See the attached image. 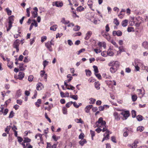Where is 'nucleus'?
<instances>
[{"label":"nucleus","instance_id":"obj_1","mask_svg":"<svg viewBox=\"0 0 148 148\" xmlns=\"http://www.w3.org/2000/svg\"><path fill=\"white\" fill-rule=\"evenodd\" d=\"M108 66H111L110 68V71L112 73H115L118 69L119 66V62L117 61H112L108 64Z\"/></svg>","mask_w":148,"mask_h":148},{"label":"nucleus","instance_id":"obj_2","mask_svg":"<svg viewBox=\"0 0 148 148\" xmlns=\"http://www.w3.org/2000/svg\"><path fill=\"white\" fill-rule=\"evenodd\" d=\"M106 122L103 120V118H100L97 122H96V124L97 127H102L106 125Z\"/></svg>","mask_w":148,"mask_h":148},{"label":"nucleus","instance_id":"obj_3","mask_svg":"<svg viewBox=\"0 0 148 148\" xmlns=\"http://www.w3.org/2000/svg\"><path fill=\"white\" fill-rule=\"evenodd\" d=\"M20 44V40L18 39H16L14 42L13 47L16 49L17 52H18L19 51L18 47Z\"/></svg>","mask_w":148,"mask_h":148},{"label":"nucleus","instance_id":"obj_4","mask_svg":"<svg viewBox=\"0 0 148 148\" xmlns=\"http://www.w3.org/2000/svg\"><path fill=\"white\" fill-rule=\"evenodd\" d=\"M121 114L123 116L122 119L123 120H126L130 116L129 112V111H123Z\"/></svg>","mask_w":148,"mask_h":148},{"label":"nucleus","instance_id":"obj_5","mask_svg":"<svg viewBox=\"0 0 148 148\" xmlns=\"http://www.w3.org/2000/svg\"><path fill=\"white\" fill-rule=\"evenodd\" d=\"M34 11H31V14L32 15V16L33 17L35 18L37 16L38 12V9L36 7H35L34 8Z\"/></svg>","mask_w":148,"mask_h":148},{"label":"nucleus","instance_id":"obj_6","mask_svg":"<svg viewBox=\"0 0 148 148\" xmlns=\"http://www.w3.org/2000/svg\"><path fill=\"white\" fill-rule=\"evenodd\" d=\"M122 32L120 30L114 31L112 32V34L114 36L117 35V36H121L122 35Z\"/></svg>","mask_w":148,"mask_h":148},{"label":"nucleus","instance_id":"obj_7","mask_svg":"<svg viewBox=\"0 0 148 148\" xmlns=\"http://www.w3.org/2000/svg\"><path fill=\"white\" fill-rule=\"evenodd\" d=\"M51 41L50 42H48L46 43L45 44L46 47L50 51H52V49L51 48Z\"/></svg>","mask_w":148,"mask_h":148},{"label":"nucleus","instance_id":"obj_8","mask_svg":"<svg viewBox=\"0 0 148 148\" xmlns=\"http://www.w3.org/2000/svg\"><path fill=\"white\" fill-rule=\"evenodd\" d=\"M135 64H137L138 65L140 66L143 65V63L142 62L138 59H136L135 60L134 63H133Z\"/></svg>","mask_w":148,"mask_h":148},{"label":"nucleus","instance_id":"obj_9","mask_svg":"<svg viewBox=\"0 0 148 148\" xmlns=\"http://www.w3.org/2000/svg\"><path fill=\"white\" fill-rule=\"evenodd\" d=\"M25 74L23 72H20L18 75V79L20 80H22L24 77Z\"/></svg>","mask_w":148,"mask_h":148},{"label":"nucleus","instance_id":"obj_10","mask_svg":"<svg viewBox=\"0 0 148 148\" xmlns=\"http://www.w3.org/2000/svg\"><path fill=\"white\" fill-rule=\"evenodd\" d=\"M113 116L115 120L117 121H118L120 119V118L117 112H114L113 114Z\"/></svg>","mask_w":148,"mask_h":148},{"label":"nucleus","instance_id":"obj_11","mask_svg":"<svg viewBox=\"0 0 148 148\" xmlns=\"http://www.w3.org/2000/svg\"><path fill=\"white\" fill-rule=\"evenodd\" d=\"M47 148H56L57 145L56 144H54L51 145L50 143H47Z\"/></svg>","mask_w":148,"mask_h":148},{"label":"nucleus","instance_id":"obj_12","mask_svg":"<svg viewBox=\"0 0 148 148\" xmlns=\"http://www.w3.org/2000/svg\"><path fill=\"white\" fill-rule=\"evenodd\" d=\"M92 34V32L91 31H88L86 34V36L85 38V39L86 40H88L91 36Z\"/></svg>","mask_w":148,"mask_h":148},{"label":"nucleus","instance_id":"obj_13","mask_svg":"<svg viewBox=\"0 0 148 148\" xmlns=\"http://www.w3.org/2000/svg\"><path fill=\"white\" fill-rule=\"evenodd\" d=\"M63 5V3L62 2L56 1L55 2V5L58 7H61Z\"/></svg>","mask_w":148,"mask_h":148},{"label":"nucleus","instance_id":"obj_14","mask_svg":"<svg viewBox=\"0 0 148 148\" xmlns=\"http://www.w3.org/2000/svg\"><path fill=\"white\" fill-rule=\"evenodd\" d=\"M43 88L42 84L41 83H38L37 85L36 89L38 90H41Z\"/></svg>","mask_w":148,"mask_h":148},{"label":"nucleus","instance_id":"obj_15","mask_svg":"<svg viewBox=\"0 0 148 148\" xmlns=\"http://www.w3.org/2000/svg\"><path fill=\"white\" fill-rule=\"evenodd\" d=\"M92 107V105H89L87 106L85 108V111L86 113H89L90 111V109Z\"/></svg>","mask_w":148,"mask_h":148},{"label":"nucleus","instance_id":"obj_16","mask_svg":"<svg viewBox=\"0 0 148 148\" xmlns=\"http://www.w3.org/2000/svg\"><path fill=\"white\" fill-rule=\"evenodd\" d=\"M93 3V2L91 0H89L87 2V4L88 6H89V8L93 11H94V10L92 9V5Z\"/></svg>","mask_w":148,"mask_h":148},{"label":"nucleus","instance_id":"obj_17","mask_svg":"<svg viewBox=\"0 0 148 148\" xmlns=\"http://www.w3.org/2000/svg\"><path fill=\"white\" fill-rule=\"evenodd\" d=\"M128 22V21L126 19L123 21L121 23L123 27H126L127 25Z\"/></svg>","mask_w":148,"mask_h":148},{"label":"nucleus","instance_id":"obj_18","mask_svg":"<svg viewBox=\"0 0 148 148\" xmlns=\"http://www.w3.org/2000/svg\"><path fill=\"white\" fill-rule=\"evenodd\" d=\"M142 45L143 47L145 49H148V42L146 41L144 42Z\"/></svg>","mask_w":148,"mask_h":148},{"label":"nucleus","instance_id":"obj_19","mask_svg":"<svg viewBox=\"0 0 148 148\" xmlns=\"http://www.w3.org/2000/svg\"><path fill=\"white\" fill-rule=\"evenodd\" d=\"M98 45L99 46L100 48L103 47L104 49L106 47V43L105 42H99L98 44Z\"/></svg>","mask_w":148,"mask_h":148},{"label":"nucleus","instance_id":"obj_20","mask_svg":"<svg viewBox=\"0 0 148 148\" xmlns=\"http://www.w3.org/2000/svg\"><path fill=\"white\" fill-rule=\"evenodd\" d=\"M86 143L87 141L86 140L84 139H81V140L79 142V143L81 146L84 145Z\"/></svg>","mask_w":148,"mask_h":148},{"label":"nucleus","instance_id":"obj_21","mask_svg":"<svg viewBox=\"0 0 148 148\" xmlns=\"http://www.w3.org/2000/svg\"><path fill=\"white\" fill-rule=\"evenodd\" d=\"M109 107V106H108V105H104L103 106H100L99 107V111H103L105 108H108Z\"/></svg>","mask_w":148,"mask_h":148},{"label":"nucleus","instance_id":"obj_22","mask_svg":"<svg viewBox=\"0 0 148 148\" xmlns=\"http://www.w3.org/2000/svg\"><path fill=\"white\" fill-rule=\"evenodd\" d=\"M102 131L103 132L106 131V132L105 134H109V133L110 134L111 133V132H110L108 130H107V129L106 128V126H105V127H104L103 128V129H102Z\"/></svg>","mask_w":148,"mask_h":148},{"label":"nucleus","instance_id":"obj_23","mask_svg":"<svg viewBox=\"0 0 148 148\" xmlns=\"http://www.w3.org/2000/svg\"><path fill=\"white\" fill-rule=\"evenodd\" d=\"M105 134H104V137L103 138V139L102 141V142H103L104 140H107L109 139V134H106V136H105Z\"/></svg>","mask_w":148,"mask_h":148},{"label":"nucleus","instance_id":"obj_24","mask_svg":"<svg viewBox=\"0 0 148 148\" xmlns=\"http://www.w3.org/2000/svg\"><path fill=\"white\" fill-rule=\"evenodd\" d=\"M100 84L98 82H95V87L97 89H100Z\"/></svg>","mask_w":148,"mask_h":148},{"label":"nucleus","instance_id":"obj_25","mask_svg":"<svg viewBox=\"0 0 148 148\" xmlns=\"http://www.w3.org/2000/svg\"><path fill=\"white\" fill-rule=\"evenodd\" d=\"M61 22L62 23H63L65 25L67 24H68L70 22L69 21L65 20L64 18H63L62 19L61 21Z\"/></svg>","mask_w":148,"mask_h":148},{"label":"nucleus","instance_id":"obj_26","mask_svg":"<svg viewBox=\"0 0 148 148\" xmlns=\"http://www.w3.org/2000/svg\"><path fill=\"white\" fill-rule=\"evenodd\" d=\"M128 146L131 147L132 148H136L137 146L136 143H134L132 144H130L128 145Z\"/></svg>","mask_w":148,"mask_h":148},{"label":"nucleus","instance_id":"obj_27","mask_svg":"<svg viewBox=\"0 0 148 148\" xmlns=\"http://www.w3.org/2000/svg\"><path fill=\"white\" fill-rule=\"evenodd\" d=\"M14 16L13 15L10 16L9 17V23H13L14 20Z\"/></svg>","mask_w":148,"mask_h":148},{"label":"nucleus","instance_id":"obj_28","mask_svg":"<svg viewBox=\"0 0 148 148\" xmlns=\"http://www.w3.org/2000/svg\"><path fill=\"white\" fill-rule=\"evenodd\" d=\"M8 67L10 69H11L13 67V62H9L7 64Z\"/></svg>","mask_w":148,"mask_h":148},{"label":"nucleus","instance_id":"obj_29","mask_svg":"<svg viewBox=\"0 0 148 148\" xmlns=\"http://www.w3.org/2000/svg\"><path fill=\"white\" fill-rule=\"evenodd\" d=\"M57 28V26L56 25H54L50 28V29L51 30L55 31Z\"/></svg>","mask_w":148,"mask_h":148},{"label":"nucleus","instance_id":"obj_30","mask_svg":"<svg viewBox=\"0 0 148 148\" xmlns=\"http://www.w3.org/2000/svg\"><path fill=\"white\" fill-rule=\"evenodd\" d=\"M84 10V8L82 6H79L77 8V10L78 12H81Z\"/></svg>","mask_w":148,"mask_h":148},{"label":"nucleus","instance_id":"obj_31","mask_svg":"<svg viewBox=\"0 0 148 148\" xmlns=\"http://www.w3.org/2000/svg\"><path fill=\"white\" fill-rule=\"evenodd\" d=\"M80 27L78 25H76L73 28V30L74 31L76 32L78 31L80 29Z\"/></svg>","mask_w":148,"mask_h":148},{"label":"nucleus","instance_id":"obj_32","mask_svg":"<svg viewBox=\"0 0 148 148\" xmlns=\"http://www.w3.org/2000/svg\"><path fill=\"white\" fill-rule=\"evenodd\" d=\"M5 10L8 15L10 16L12 14V11L11 10L8 8H7Z\"/></svg>","mask_w":148,"mask_h":148},{"label":"nucleus","instance_id":"obj_33","mask_svg":"<svg viewBox=\"0 0 148 148\" xmlns=\"http://www.w3.org/2000/svg\"><path fill=\"white\" fill-rule=\"evenodd\" d=\"M113 23L115 24L117 26H118V25H119V22L116 18H115L114 19Z\"/></svg>","mask_w":148,"mask_h":148},{"label":"nucleus","instance_id":"obj_34","mask_svg":"<svg viewBox=\"0 0 148 148\" xmlns=\"http://www.w3.org/2000/svg\"><path fill=\"white\" fill-rule=\"evenodd\" d=\"M85 72H86V75L87 76H90L91 75V72L89 70H85Z\"/></svg>","mask_w":148,"mask_h":148},{"label":"nucleus","instance_id":"obj_35","mask_svg":"<svg viewBox=\"0 0 148 148\" xmlns=\"http://www.w3.org/2000/svg\"><path fill=\"white\" fill-rule=\"evenodd\" d=\"M49 63V62L47 61L46 60H45L43 61V65L44 66V69L47 65H48Z\"/></svg>","mask_w":148,"mask_h":148},{"label":"nucleus","instance_id":"obj_36","mask_svg":"<svg viewBox=\"0 0 148 148\" xmlns=\"http://www.w3.org/2000/svg\"><path fill=\"white\" fill-rule=\"evenodd\" d=\"M75 121L77 123H83V121L81 119H75Z\"/></svg>","mask_w":148,"mask_h":148},{"label":"nucleus","instance_id":"obj_37","mask_svg":"<svg viewBox=\"0 0 148 148\" xmlns=\"http://www.w3.org/2000/svg\"><path fill=\"white\" fill-rule=\"evenodd\" d=\"M93 67L94 69L95 74L98 73L99 71L97 67V66L94 65L93 66Z\"/></svg>","mask_w":148,"mask_h":148},{"label":"nucleus","instance_id":"obj_38","mask_svg":"<svg viewBox=\"0 0 148 148\" xmlns=\"http://www.w3.org/2000/svg\"><path fill=\"white\" fill-rule=\"evenodd\" d=\"M136 118L139 121H140L143 119V117L141 115H139L136 116Z\"/></svg>","mask_w":148,"mask_h":148},{"label":"nucleus","instance_id":"obj_39","mask_svg":"<svg viewBox=\"0 0 148 148\" xmlns=\"http://www.w3.org/2000/svg\"><path fill=\"white\" fill-rule=\"evenodd\" d=\"M144 127L143 126H139L137 128V131L141 132L144 130Z\"/></svg>","mask_w":148,"mask_h":148},{"label":"nucleus","instance_id":"obj_40","mask_svg":"<svg viewBox=\"0 0 148 148\" xmlns=\"http://www.w3.org/2000/svg\"><path fill=\"white\" fill-rule=\"evenodd\" d=\"M107 54L110 56H113L114 55V53L113 52L110 51V49H109L107 51Z\"/></svg>","mask_w":148,"mask_h":148},{"label":"nucleus","instance_id":"obj_41","mask_svg":"<svg viewBox=\"0 0 148 148\" xmlns=\"http://www.w3.org/2000/svg\"><path fill=\"white\" fill-rule=\"evenodd\" d=\"M90 133L92 139V140H93V137L95 135V131H92V130H90Z\"/></svg>","mask_w":148,"mask_h":148},{"label":"nucleus","instance_id":"obj_42","mask_svg":"<svg viewBox=\"0 0 148 148\" xmlns=\"http://www.w3.org/2000/svg\"><path fill=\"white\" fill-rule=\"evenodd\" d=\"M31 140L30 139L28 138V137H25L24 138L23 142L24 143H28L29 142L31 141Z\"/></svg>","mask_w":148,"mask_h":148},{"label":"nucleus","instance_id":"obj_43","mask_svg":"<svg viewBox=\"0 0 148 148\" xmlns=\"http://www.w3.org/2000/svg\"><path fill=\"white\" fill-rule=\"evenodd\" d=\"M23 64H20L19 65V68L20 70L21 71H23L25 69V68L23 66Z\"/></svg>","mask_w":148,"mask_h":148},{"label":"nucleus","instance_id":"obj_44","mask_svg":"<svg viewBox=\"0 0 148 148\" xmlns=\"http://www.w3.org/2000/svg\"><path fill=\"white\" fill-rule=\"evenodd\" d=\"M132 65L134 66L135 69L136 71H139L140 70V68L139 67V65H138L137 64H135L133 63H132Z\"/></svg>","mask_w":148,"mask_h":148},{"label":"nucleus","instance_id":"obj_45","mask_svg":"<svg viewBox=\"0 0 148 148\" xmlns=\"http://www.w3.org/2000/svg\"><path fill=\"white\" fill-rule=\"evenodd\" d=\"M89 100L90 101L89 102L90 104H94L96 101L95 99L93 98H90Z\"/></svg>","mask_w":148,"mask_h":148},{"label":"nucleus","instance_id":"obj_46","mask_svg":"<svg viewBox=\"0 0 148 148\" xmlns=\"http://www.w3.org/2000/svg\"><path fill=\"white\" fill-rule=\"evenodd\" d=\"M132 99L133 101H135L137 99V96L135 95H133L132 96Z\"/></svg>","mask_w":148,"mask_h":148},{"label":"nucleus","instance_id":"obj_47","mask_svg":"<svg viewBox=\"0 0 148 148\" xmlns=\"http://www.w3.org/2000/svg\"><path fill=\"white\" fill-rule=\"evenodd\" d=\"M108 33H106L105 34H102V36L104 37L105 38H106L108 39V40L110 39V37L109 36H108Z\"/></svg>","mask_w":148,"mask_h":148},{"label":"nucleus","instance_id":"obj_48","mask_svg":"<svg viewBox=\"0 0 148 148\" xmlns=\"http://www.w3.org/2000/svg\"><path fill=\"white\" fill-rule=\"evenodd\" d=\"M136 112L134 110L132 111V114L133 118H134L136 116Z\"/></svg>","mask_w":148,"mask_h":148},{"label":"nucleus","instance_id":"obj_49","mask_svg":"<svg viewBox=\"0 0 148 148\" xmlns=\"http://www.w3.org/2000/svg\"><path fill=\"white\" fill-rule=\"evenodd\" d=\"M73 103V102L72 101H70L66 104V106L67 108H69Z\"/></svg>","mask_w":148,"mask_h":148},{"label":"nucleus","instance_id":"obj_50","mask_svg":"<svg viewBox=\"0 0 148 148\" xmlns=\"http://www.w3.org/2000/svg\"><path fill=\"white\" fill-rule=\"evenodd\" d=\"M47 37L45 36H43L41 38V42H44L46 40Z\"/></svg>","mask_w":148,"mask_h":148},{"label":"nucleus","instance_id":"obj_51","mask_svg":"<svg viewBox=\"0 0 148 148\" xmlns=\"http://www.w3.org/2000/svg\"><path fill=\"white\" fill-rule=\"evenodd\" d=\"M94 51L96 53H100L101 51L100 50V48L99 49H94Z\"/></svg>","mask_w":148,"mask_h":148},{"label":"nucleus","instance_id":"obj_52","mask_svg":"<svg viewBox=\"0 0 148 148\" xmlns=\"http://www.w3.org/2000/svg\"><path fill=\"white\" fill-rule=\"evenodd\" d=\"M84 137V134L83 133H81L80 134L79 136V138L80 139H84L83 138Z\"/></svg>","mask_w":148,"mask_h":148},{"label":"nucleus","instance_id":"obj_53","mask_svg":"<svg viewBox=\"0 0 148 148\" xmlns=\"http://www.w3.org/2000/svg\"><path fill=\"white\" fill-rule=\"evenodd\" d=\"M34 78V77L32 75L29 76L28 78V80L29 82H32Z\"/></svg>","mask_w":148,"mask_h":148},{"label":"nucleus","instance_id":"obj_54","mask_svg":"<svg viewBox=\"0 0 148 148\" xmlns=\"http://www.w3.org/2000/svg\"><path fill=\"white\" fill-rule=\"evenodd\" d=\"M45 72L44 71H41L40 72V75L41 77H43L44 75L46 74L45 73Z\"/></svg>","mask_w":148,"mask_h":148},{"label":"nucleus","instance_id":"obj_55","mask_svg":"<svg viewBox=\"0 0 148 148\" xmlns=\"http://www.w3.org/2000/svg\"><path fill=\"white\" fill-rule=\"evenodd\" d=\"M30 8H27L26 9V12H27V16L28 17H29L30 15V12L29 11Z\"/></svg>","mask_w":148,"mask_h":148},{"label":"nucleus","instance_id":"obj_56","mask_svg":"<svg viewBox=\"0 0 148 148\" xmlns=\"http://www.w3.org/2000/svg\"><path fill=\"white\" fill-rule=\"evenodd\" d=\"M52 138L55 141H57L58 139L59 138V137H56V136L55 135H53L52 137Z\"/></svg>","mask_w":148,"mask_h":148},{"label":"nucleus","instance_id":"obj_57","mask_svg":"<svg viewBox=\"0 0 148 148\" xmlns=\"http://www.w3.org/2000/svg\"><path fill=\"white\" fill-rule=\"evenodd\" d=\"M13 23H9V26L8 27L7 29V31H8L12 27V24Z\"/></svg>","mask_w":148,"mask_h":148},{"label":"nucleus","instance_id":"obj_58","mask_svg":"<svg viewBox=\"0 0 148 148\" xmlns=\"http://www.w3.org/2000/svg\"><path fill=\"white\" fill-rule=\"evenodd\" d=\"M45 118L48 120L49 121L50 123H51V119L48 116L47 114L46 113H45Z\"/></svg>","mask_w":148,"mask_h":148},{"label":"nucleus","instance_id":"obj_59","mask_svg":"<svg viewBox=\"0 0 148 148\" xmlns=\"http://www.w3.org/2000/svg\"><path fill=\"white\" fill-rule=\"evenodd\" d=\"M98 127L95 130V131L97 133H99L101 131H102V130L100 128V127Z\"/></svg>","mask_w":148,"mask_h":148},{"label":"nucleus","instance_id":"obj_60","mask_svg":"<svg viewBox=\"0 0 148 148\" xmlns=\"http://www.w3.org/2000/svg\"><path fill=\"white\" fill-rule=\"evenodd\" d=\"M14 113L13 112V111H11L9 114V117L10 118H12L13 116H14Z\"/></svg>","mask_w":148,"mask_h":148},{"label":"nucleus","instance_id":"obj_61","mask_svg":"<svg viewBox=\"0 0 148 148\" xmlns=\"http://www.w3.org/2000/svg\"><path fill=\"white\" fill-rule=\"evenodd\" d=\"M81 35V33L80 32H77L75 33L74 34H73V36H80Z\"/></svg>","mask_w":148,"mask_h":148},{"label":"nucleus","instance_id":"obj_62","mask_svg":"<svg viewBox=\"0 0 148 148\" xmlns=\"http://www.w3.org/2000/svg\"><path fill=\"white\" fill-rule=\"evenodd\" d=\"M106 31L107 32H108L110 30V28L109 27L108 24H107L105 27Z\"/></svg>","mask_w":148,"mask_h":148},{"label":"nucleus","instance_id":"obj_63","mask_svg":"<svg viewBox=\"0 0 148 148\" xmlns=\"http://www.w3.org/2000/svg\"><path fill=\"white\" fill-rule=\"evenodd\" d=\"M16 103L19 105H22V101L21 99L17 100H16Z\"/></svg>","mask_w":148,"mask_h":148},{"label":"nucleus","instance_id":"obj_64","mask_svg":"<svg viewBox=\"0 0 148 148\" xmlns=\"http://www.w3.org/2000/svg\"><path fill=\"white\" fill-rule=\"evenodd\" d=\"M67 42L70 46H71L73 45V42L71 40H67Z\"/></svg>","mask_w":148,"mask_h":148}]
</instances>
